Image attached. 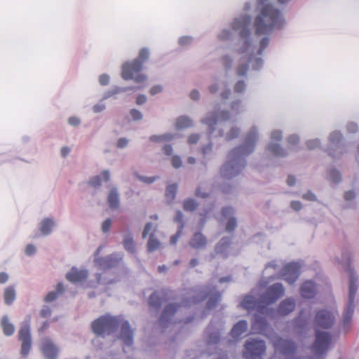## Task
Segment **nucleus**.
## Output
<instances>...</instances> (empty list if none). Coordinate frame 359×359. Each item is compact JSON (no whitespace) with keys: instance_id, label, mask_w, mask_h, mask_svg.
Here are the masks:
<instances>
[{"instance_id":"nucleus-1","label":"nucleus","mask_w":359,"mask_h":359,"mask_svg":"<svg viewBox=\"0 0 359 359\" xmlns=\"http://www.w3.org/2000/svg\"><path fill=\"white\" fill-rule=\"evenodd\" d=\"M118 327H121L119 338L126 346H130L133 344V330L130 327L129 322L124 320L122 316H112L103 315L93 320L91 323L92 332L97 336L104 337L113 334Z\"/></svg>"},{"instance_id":"nucleus-2","label":"nucleus","mask_w":359,"mask_h":359,"mask_svg":"<svg viewBox=\"0 0 359 359\" xmlns=\"http://www.w3.org/2000/svg\"><path fill=\"white\" fill-rule=\"evenodd\" d=\"M257 138V131L252 130L247 135L243 144L233 149L228 154L227 161L221 169L222 175L226 178H231L243 170L245 156L252 153Z\"/></svg>"},{"instance_id":"nucleus-3","label":"nucleus","mask_w":359,"mask_h":359,"mask_svg":"<svg viewBox=\"0 0 359 359\" xmlns=\"http://www.w3.org/2000/svg\"><path fill=\"white\" fill-rule=\"evenodd\" d=\"M316 341L313 344V353L320 357L327 351L332 340L331 335L327 332H321L320 329H329L334 323V315L327 310H320L315 317Z\"/></svg>"},{"instance_id":"nucleus-4","label":"nucleus","mask_w":359,"mask_h":359,"mask_svg":"<svg viewBox=\"0 0 359 359\" xmlns=\"http://www.w3.org/2000/svg\"><path fill=\"white\" fill-rule=\"evenodd\" d=\"M283 22L280 11L271 5L267 4L262 8L260 14L255 19L256 34H264L273 28H280L283 25Z\"/></svg>"},{"instance_id":"nucleus-5","label":"nucleus","mask_w":359,"mask_h":359,"mask_svg":"<svg viewBox=\"0 0 359 359\" xmlns=\"http://www.w3.org/2000/svg\"><path fill=\"white\" fill-rule=\"evenodd\" d=\"M149 57V51L144 48L140 50L138 57L131 62H126L122 66V77L125 80L133 79L135 82L140 83L146 81L147 76L140 74L143 68V64Z\"/></svg>"},{"instance_id":"nucleus-6","label":"nucleus","mask_w":359,"mask_h":359,"mask_svg":"<svg viewBox=\"0 0 359 359\" xmlns=\"http://www.w3.org/2000/svg\"><path fill=\"white\" fill-rule=\"evenodd\" d=\"M343 257L344 259L341 261V264L344 269L350 273L349 299L344 314V325H346L350 323L353 314L354 299L357 292V285H355L356 278L351 269L350 257L347 254H344Z\"/></svg>"},{"instance_id":"nucleus-7","label":"nucleus","mask_w":359,"mask_h":359,"mask_svg":"<svg viewBox=\"0 0 359 359\" xmlns=\"http://www.w3.org/2000/svg\"><path fill=\"white\" fill-rule=\"evenodd\" d=\"M245 348L244 358L257 359L265 353L266 346L263 340L251 339L245 343Z\"/></svg>"},{"instance_id":"nucleus-8","label":"nucleus","mask_w":359,"mask_h":359,"mask_svg":"<svg viewBox=\"0 0 359 359\" xmlns=\"http://www.w3.org/2000/svg\"><path fill=\"white\" fill-rule=\"evenodd\" d=\"M272 342L275 348V354H282L288 358L290 355H293L295 352V344L291 341L275 336L272 339Z\"/></svg>"},{"instance_id":"nucleus-9","label":"nucleus","mask_w":359,"mask_h":359,"mask_svg":"<svg viewBox=\"0 0 359 359\" xmlns=\"http://www.w3.org/2000/svg\"><path fill=\"white\" fill-rule=\"evenodd\" d=\"M285 289L282 284L275 283L270 286L266 293L262 297V303L266 305L271 304L276 302L278 299L283 296Z\"/></svg>"},{"instance_id":"nucleus-10","label":"nucleus","mask_w":359,"mask_h":359,"mask_svg":"<svg viewBox=\"0 0 359 359\" xmlns=\"http://www.w3.org/2000/svg\"><path fill=\"white\" fill-rule=\"evenodd\" d=\"M301 266L296 262L285 264L281 271V276L289 284L294 283L300 275Z\"/></svg>"},{"instance_id":"nucleus-11","label":"nucleus","mask_w":359,"mask_h":359,"mask_svg":"<svg viewBox=\"0 0 359 359\" xmlns=\"http://www.w3.org/2000/svg\"><path fill=\"white\" fill-rule=\"evenodd\" d=\"M19 340L22 342L20 353L22 355L26 356L31 349L30 327L28 323L23 325L18 334Z\"/></svg>"},{"instance_id":"nucleus-12","label":"nucleus","mask_w":359,"mask_h":359,"mask_svg":"<svg viewBox=\"0 0 359 359\" xmlns=\"http://www.w3.org/2000/svg\"><path fill=\"white\" fill-rule=\"evenodd\" d=\"M251 22L250 17L243 15L239 18L235 19L233 22V29L239 31V34L242 38H246L250 35L249 26Z\"/></svg>"},{"instance_id":"nucleus-13","label":"nucleus","mask_w":359,"mask_h":359,"mask_svg":"<svg viewBox=\"0 0 359 359\" xmlns=\"http://www.w3.org/2000/svg\"><path fill=\"white\" fill-rule=\"evenodd\" d=\"M41 350L46 359H55L59 352L57 346L49 338L42 340Z\"/></svg>"},{"instance_id":"nucleus-14","label":"nucleus","mask_w":359,"mask_h":359,"mask_svg":"<svg viewBox=\"0 0 359 359\" xmlns=\"http://www.w3.org/2000/svg\"><path fill=\"white\" fill-rule=\"evenodd\" d=\"M168 291L163 289L152 293L149 298V305L151 308L158 309L163 301L167 299Z\"/></svg>"},{"instance_id":"nucleus-15","label":"nucleus","mask_w":359,"mask_h":359,"mask_svg":"<svg viewBox=\"0 0 359 359\" xmlns=\"http://www.w3.org/2000/svg\"><path fill=\"white\" fill-rule=\"evenodd\" d=\"M229 115L226 111H222L220 113H213L210 116L204 120V123L209 126L210 133L214 130V126L220 121H226L229 119Z\"/></svg>"},{"instance_id":"nucleus-16","label":"nucleus","mask_w":359,"mask_h":359,"mask_svg":"<svg viewBox=\"0 0 359 359\" xmlns=\"http://www.w3.org/2000/svg\"><path fill=\"white\" fill-rule=\"evenodd\" d=\"M88 273L86 270H78L72 268L71 271L67 273L66 278L72 283H79L86 279Z\"/></svg>"},{"instance_id":"nucleus-17","label":"nucleus","mask_w":359,"mask_h":359,"mask_svg":"<svg viewBox=\"0 0 359 359\" xmlns=\"http://www.w3.org/2000/svg\"><path fill=\"white\" fill-rule=\"evenodd\" d=\"M241 305L248 311H251L257 308L259 312L263 313L264 306H260L259 302H257L252 296H245L243 299Z\"/></svg>"},{"instance_id":"nucleus-18","label":"nucleus","mask_w":359,"mask_h":359,"mask_svg":"<svg viewBox=\"0 0 359 359\" xmlns=\"http://www.w3.org/2000/svg\"><path fill=\"white\" fill-rule=\"evenodd\" d=\"M208 243L205 236L201 232L194 233L193 237L189 241V245L194 249H201L206 246Z\"/></svg>"},{"instance_id":"nucleus-19","label":"nucleus","mask_w":359,"mask_h":359,"mask_svg":"<svg viewBox=\"0 0 359 359\" xmlns=\"http://www.w3.org/2000/svg\"><path fill=\"white\" fill-rule=\"evenodd\" d=\"M316 285L313 282L308 280L304 282L301 287V294L302 297L310 299L316 294Z\"/></svg>"},{"instance_id":"nucleus-20","label":"nucleus","mask_w":359,"mask_h":359,"mask_svg":"<svg viewBox=\"0 0 359 359\" xmlns=\"http://www.w3.org/2000/svg\"><path fill=\"white\" fill-rule=\"evenodd\" d=\"M181 306L179 304H170L166 306L164 309L163 313L160 318V323L162 325H165V321L168 320V319L174 315V313L177 311V309Z\"/></svg>"},{"instance_id":"nucleus-21","label":"nucleus","mask_w":359,"mask_h":359,"mask_svg":"<svg viewBox=\"0 0 359 359\" xmlns=\"http://www.w3.org/2000/svg\"><path fill=\"white\" fill-rule=\"evenodd\" d=\"M248 330V323L245 320L238 322L232 328L231 334L235 339H238Z\"/></svg>"},{"instance_id":"nucleus-22","label":"nucleus","mask_w":359,"mask_h":359,"mask_svg":"<svg viewBox=\"0 0 359 359\" xmlns=\"http://www.w3.org/2000/svg\"><path fill=\"white\" fill-rule=\"evenodd\" d=\"M294 307V301L292 299H287L280 304L278 307V312L280 314L285 316L292 311Z\"/></svg>"},{"instance_id":"nucleus-23","label":"nucleus","mask_w":359,"mask_h":359,"mask_svg":"<svg viewBox=\"0 0 359 359\" xmlns=\"http://www.w3.org/2000/svg\"><path fill=\"white\" fill-rule=\"evenodd\" d=\"M16 297V292L14 286L10 285L5 288L4 292V299L5 304L11 305L15 301Z\"/></svg>"},{"instance_id":"nucleus-24","label":"nucleus","mask_w":359,"mask_h":359,"mask_svg":"<svg viewBox=\"0 0 359 359\" xmlns=\"http://www.w3.org/2000/svg\"><path fill=\"white\" fill-rule=\"evenodd\" d=\"M1 324L4 334L11 336L14 333V326L9 322L8 318L6 316L2 318Z\"/></svg>"},{"instance_id":"nucleus-25","label":"nucleus","mask_w":359,"mask_h":359,"mask_svg":"<svg viewBox=\"0 0 359 359\" xmlns=\"http://www.w3.org/2000/svg\"><path fill=\"white\" fill-rule=\"evenodd\" d=\"M107 201H108L109 205L111 208L115 209V208H118V204H119V199H118V194L116 189H112L110 191V192L108 195Z\"/></svg>"},{"instance_id":"nucleus-26","label":"nucleus","mask_w":359,"mask_h":359,"mask_svg":"<svg viewBox=\"0 0 359 359\" xmlns=\"http://www.w3.org/2000/svg\"><path fill=\"white\" fill-rule=\"evenodd\" d=\"M56 292H50L44 298L46 302H51L55 300L57 297L58 294H61L64 291V285L62 283H59L56 285Z\"/></svg>"},{"instance_id":"nucleus-27","label":"nucleus","mask_w":359,"mask_h":359,"mask_svg":"<svg viewBox=\"0 0 359 359\" xmlns=\"http://www.w3.org/2000/svg\"><path fill=\"white\" fill-rule=\"evenodd\" d=\"M53 226L54 222L51 219L46 218L41 223L40 231L42 234L48 235L50 233Z\"/></svg>"},{"instance_id":"nucleus-28","label":"nucleus","mask_w":359,"mask_h":359,"mask_svg":"<svg viewBox=\"0 0 359 359\" xmlns=\"http://www.w3.org/2000/svg\"><path fill=\"white\" fill-rule=\"evenodd\" d=\"M231 244V239L229 238H222L221 241L215 247V251L217 253H222L226 249H227Z\"/></svg>"},{"instance_id":"nucleus-29","label":"nucleus","mask_w":359,"mask_h":359,"mask_svg":"<svg viewBox=\"0 0 359 359\" xmlns=\"http://www.w3.org/2000/svg\"><path fill=\"white\" fill-rule=\"evenodd\" d=\"M123 245L125 249L128 252L131 253H134L135 252V244L130 235H128L125 237L123 240Z\"/></svg>"},{"instance_id":"nucleus-30","label":"nucleus","mask_w":359,"mask_h":359,"mask_svg":"<svg viewBox=\"0 0 359 359\" xmlns=\"http://www.w3.org/2000/svg\"><path fill=\"white\" fill-rule=\"evenodd\" d=\"M192 126L191 120L187 116H181L176 121V127L177 128H186Z\"/></svg>"},{"instance_id":"nucleus-31","label":"nucleus","mask_w":359,"mask_h":359,"mask_svg":"<svg viewBox=\"0 0 359 359\" xmlns=\"http://www.w3.org/2000/svg\"><path fill=\"white\" fill-rule=\"evenodd\" d=\"M161 246L160 241L155 238L151 234L147 243V249L149 252H154L158 250Z\"/></svg>"},{"instance_id":"nucleus-32","label":"nucleus","mask_w":359,"mask_h":359,"mask_svg":"<svg viewBox=\"0 0 359 359\" xmlns=\"http://www.w3.org/2000/svg\"><path fill=\"white\" fill-rule=\"evenodd\" d=\"M268 149L276 156H285L284 150L278 144H270L268 147Z\"/></svg>"},{"instance_id":"nucleus-33","label":"nucleus","mask_w":359,"mask_h":359,"mask_svg":"<svg viewBox=\"0 0 359 359\" xmlns=\"http://www.w3.org/2000/svg\"><path fill=\"white\" fill-rule=\"evenodd\" d=\"M196 207H197V203L192 198H189V199L184 201V204H183V208H184V210H187V211H194L196 208Z\"/></svg>"},{"instance_id":"nucleus-34","label":"nucleus","mask_w":359,"mask_h":359,"mask_svg":"<svg viewBox=\"0 0 359 359\" xmlns=\"http://www.w3.org/2000/svg\"><path fill=\"white\" fill-rule=\"evenodd\" d=\"M177 186L175 184L168 185L166 188L165 196L168 198L173 199L177 193Z\"/></svg>"},{"instance_id":"nucleus-35","label":"nucleus","mask_w":359,"mask_h":359,"mask_svg":"<svg viewBox=\"0 0 359 359\" xmlns=\"http://www.w3.org/2000/svg\"><path fill=\"white\" fill-rule=\"evenodd\" d=\"M220 299H221V294L219 293H217V294H214L208 301V303H207L208 308L210 309L214 308L217 304V303L220 301Z\"/></svg>"},{"instance_id":"nucleus-36","label":"nucleus","mask_w":359,"mask_h":359,"mask_svg":"<svg viewBox=\"0 0 359 359\" xmlns=\"http://www.w3.org/2000/svg\"><path fill=\"white\" fill-rule=\"evenodd\" d=\"M182 229H183V225H181L180 226H179V229H178L177 231L176 232V233L171 236V238H170V243L171 244H173V245L176 244L179 238L181 236V235L182 233Z\"/></svg>"},{"instance_id":"nucleus-37","label":"nucleus","mask_w":359,"mask_h":359,"mask_svg":"<svg viewBox=\"0 0 359 359\" xmlns=\"http://www.w3.org/2000/svg\"><path fill=\"white\" fill-rule=\"evenodd\" d=\"M237 226L236 220L234 217L230 218L226 224V229L229 231H233Z\"/></svg>"},{"instance_id":"nucleus-38","label":"nucleus","mask_w":359,"mask_h":359,"mask_svg":"<svg viewBox=\"0 0 359 359\" xmlns=\"http://www.w3.org/2000/svg\"><path fill=\"white\" fill-rule=\"evenodd\" d=\"M330 139L333 143L338 142L342 139V135L339 132L335 131L331 133Z\"/></svg>"},{"instance_id":"nucleus-39","label":"nucleus","mask_w":359,"mask_h":359,"mask_svg":"<svg viewBox=\"0 0 359 359\" xmlns=\"http://www.w3.org/2000/svg\"><path fill=\"white\" fill-rule=\"evenodd\" d=\"M89 184L94 187L100 186L101 185L100 176L97 175V176L92 177L89 181Z\"/></svg>"},{"instance_id":"nucleus-40","label":"nucleus","mask_w":359,"mask_h":359,"mask_svg":"<svg viewBox=\"0 0 359 359\" xmlns=\"http://www.w3.org/2000/svg\"><path fill=\"white\" fill-rule=\"evenodd\" d=\"M306 145L309 149H314L320 146V142L318 140H312L306 142Z\"/></svg>"},{"instance_id":"nucleus-41","label":"nucleus","mask_w":359,"mask_h":359,"mask_svg":"<svg viewBox=\"0 0 359 359\" xmlns=\"http://www.w3.org/2000/svg\"><path fill=\"white\" fill-rule=\"evenodd\" d=\"M111 226V220L110 219H105L102 224V230L103 232H108Z\"/></svg>"},{"instance_id":"nucleus-42","label":"nucleus","mask_w":359,"mask_h":359,"mask_svg":"<svg viewBox=\"0 0 359 359\" xmlns=\"http://www.w3.org/2000/svg\"><path fill=\"white\" fill-rule=\"evenodd\" d=\"M130 115L132 116L133 120L135 121L140 120L142 118V113L139 110L135 109H131Z\"/></svg>"},{"instance_id":"nucleus-43","label":"nucleus","mask_w":359,"mask_h":359,"mask_svg":"<svg viewBox=\"0 0 359 359\" xmlns=\"http://www.w3.org/2000/svg\"><path fill=\"white\" fill-rule=\"evenodd\" d=\"M245 88V83L243 81L237 82L234 86V90L237 93H242Z\"/></svg>"},{"instance_id":"nucleus-44","label":"nucleus","mask_w":359,"mask_h":359,"mask_svg":"<svg viewBox=\"0 0 359 359\" xmlns=\"http://www.w3.org/2000/svg\"><path fill=\"white\" fill-rule=\"evenodd\" d=\"M240 133V130H238V128H232L230 132L227 134L226 135V139L228 140H231L233 138H235L236 137L238 136V135Z\"/></svg>"},{"instance_id":"nucleus-45","label":"nucleus","mask_w":359,"mask_h":359,"mask_svg":"<svg viewBox=\"0 0 359 359\" xmlns=\"http://www.w3.org/2000/svg\"><path fill=\"white\" fill-rule=\"evenodd\" d=\"M330 177L334 182H338L341 179V175L337 170H332L330 171Z\"/></svg>"},{"instance_id":"nucleus-46","label":"nucleus","mask_w":359,"mask_h":359,"mask_svg":"<svg viewBox=\"0 0 359 359\" xmlns=\"http://www.w3.org/2000/svg\"><path fill=\"white\" fill-rule=\"evenodd\" d=\"M172 165L175 168H178L182 165V160L177 156H175L172 158Z\"/></svg>"},{"instance_id":"nucleus-47","label":"nucleus","mask_w":359,"mask_h":359,"mask_svg":"<svg viewBox=\"0 0 359 359\" xmlns=\"http://www.w3.org/2000/svg\"><path fill=\"white\" fill-rule=\"evenodd\" d=\"M269 43L268 38H264L262 39L260 42V48L259 49L258 53L261 54L262 52L268 46Z\"/></svg>"},{"instance_id":"nucleus-48","label":"nucleus","mask_w":359,"mask_h":359,"mask_svg":"<svg viewBox=\"0 0 359 359\" xmlns=\"http://www.w3.org/2000/svg\"><path fill=\"white\" fill-rule=\"evenodd\" d=\"M151 229L152 224L150 222L147 223L142 232V237L144 238H146L150 233Z\"/></svg>"},{"instance_id":"nucleus-49","label":"nucleus","mask_w":359,"mask_h":359,"mask_svg":"<svg viewBox=\"0 0 359 359\" xmlns=\"http://www.w3.org/2000/svg\"><path fill=\"white\" fill-rule=\"evenodd\" d=\"M50 314H51V309L47 306H43L40 312V315L43 318H47V317L50 316Z\"/></svg>"},{"instance_id":"nucleus-50","label":"nucleus","mask_w":359,"mask_h":359,"mask_svg":"<svg viewBox=\"0 0 359 359\" xmlns=\"http://www.w3.org/2000/svg\"><path fill=\"white\" fill-rule=\"evenodd\" d=\"M248 69V65H240L237 69V74L239 76H244Z\"/></svg>"},{"instance_id":"nucleus-51","label":"nucleus","mask_w":359,"mask_h":359,"mask_svg":"<svg viewBox=\"0 0 359 359\" xmlns=\"http://www.w3.org/2000/svg\"><path fill=\"white\" fill-rule=\"evenodd\" d=\"M199 135L197 134H192L188 137V143L189 144H194L198 142L199 140Z\"/></svg>"},{"instance_id":"nucleus-52","label":"nucleus","mask_w":359,"mask_h":359,"mask_svg":"<svg viewBox=\"0 0 359 359\" xmlns=\"http://www.w3.org/2000/svg\"><path fill=\"white\" fill-rule=\"evenodd\" d=\"M175 222H177V223H179L180 224V226L181 225H183L184 226V223H183V215L182 213V212L180 211H177V213H176V216L175 217V219H174Z\"/></svg>"},{"instance_id":"nucleus-53","label":"nucleus","mask_w":359,"mask_h":359,"mask_svg":"<svg viewBox=\"0 0 359 359\" xmlns=\"http://www.w3.org/2000/svg\"><path fill=\"white\" fill-rule=\"evenodd\" d=\"M233 213V210L231 207H225L222 210V214L224 217L231 215Z\"/></svg>"},{"instance_id":"nucleus-54","label":"nucleus","mask_w":359,"mask_h":359,"mask_svg":"<svg viewBox=\"0 0 359 359\" xmlns=\"http://www.w3.org/2000/svg\"><path fill=\"white\" fill-rule=\"evenodd\" d=\"M36 252V248L32 244H29L26 246L25 253L27 255H32Z\"/></svg>"},{"instance_id":"nucleus-55","label":"nucleus","mask_w":359,"mask_h":359,"mask_svg":"<svg viewBox=\"0 0 359 359\" xmlns=\"http://www.w3.org/2000/svg\"><path fill=\"white\" fill-rule=\"evenodd\" d=\"M163 90V88L162 86H159V85H156V86H153L151 89H150V94L151 95H154L156 94H158L159 93H161Z\"/></svg>"},{"instance_id":"nucleus-56","label":"nucleus","mask_w":359,"mask_h":359,"mask_svg":"<svg viewBox=\"0 0 359 359\" xmlns=\"http://www.w3.org/2000/svg\"><path fill=\"white\" fill-rule=\"evenodd\" d=\"M271 137L272 140L279 141L282 138V133L279 130H274L271 133Z\"/></svg>"},{"instance_id":"nucleus-57","label":"nucleus","mask_w":359,"mask_h":359,"mask_svg":"<svg viewBox=\"0 0 359 359\" xmlns=\"http://www.w3.org/2000/svg\"><path fill=\"white\" fill-rule=\"evenodd\" d=\"M109 77L107 74H102L99 78V81L101 85L105 86L109 83Z\"/></svg>"},{"instance_id":"nucleus-58","label":"nucleus","mask_w":359,"mask_h":359,"mask_svg":"<svg viewBox=\"0 0 359 359\" xmlns=\"http://www.w3.org/2000/svg\"><path fill=\"white\" fill-rule=\"evenodd\" d=\"M219 339V335L218 333H214L213 334L210 335L208 339V343H213L216 344L218 342Z\"/></svg>"},{"instance_id":"nucleus-59","label":"nucleus","mask_w":359,"mask_h":359,"mask_svg":"<svg viewBox=\"0 0 359 359\" xmlns=\"http://www.w3.org/2000/svg\"><path fill=\"white\" fill-rule=\"evenodd\" d=\"M68 123L74 126H76L80 123V120L77 117L72 116L69 118Z\"/></svg>"},{"instance_id":"nucleus-60","label":"nucleus","mask_w":359,"mask_h":359,"mask_svg":"<svg viewBox=\"0 0 359 359\" xmlns=\"http://www.w3.org/2000/svg\"><path fill=\"white\" fill-rule=\"evenodd\" d=\"M128 142L126 138H120L117 142V147L118 148H123L128 144Z\"/></svg>"},{"instance_id":"nucleus-61","label":"nucleus","mask_w":359,"mask_h":359,"mask_svg":"<svg viewBox=\"0 0 359 359\" xmlns=\"http://www.w3.org/2000/svg\"><path fill=\"white\" fill-rule=\"evenodd\" d=\"M355 196V194L353 191H348L344 194V198L346 201H351L353 198H354Z\"/></svg>"},{"instance_id":"nucleus-62","label":"nucleus","mask_w":359,"mask_h":359,"mask_svg":"<svg viewBox=\"0 0 359 359\" xmlns=\"http://www.w3.org/2000/svg\"><path fill=\"white\" fill-rule=\"evenodd\" d=\"M290 207L293 210L298 211L302 208V203L299 201H292L290 203Z\"/></svg>"},{"instance_id":"nucleus-63","label":"nucleus","mask_w":359,"mask_h":359,"mask_svg":"<svg viewBox=\"0 0 359 359\" xmlns=\"http://www.w3.org/2000/svg\"><path fill=\"white\" fill-rule=\"evenodd\" d=\"M147 101V97L144 95H140L136 99V103L138 105H141L145 103Z\"/></svg>"},{"instance_id":"nucleus-64","label":"nucleus","mask_w":359,"mask_h":359,"mask_svg":"<svg viewBox=\"0 0 359 359\" xmlns=\"http://www.w3.org/2000/svg\"><path fill=\"white\" fill-rule=\"evenodd\" d=\"M190 97L193 100H198L200 97V93L198 90H194L191 92L190 93Z\"/></svg>"}]
</instances>
